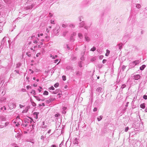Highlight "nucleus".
Returning <instances> with one entry per match:
<instances>
[{"label":"nucleus","instance_id":"f257e3e1","mask_svg":"<svg viewBox=\"0 0 147 147\" xmlns=\"http://www.w3.org/2000/svg\"><path fill=\"white\" fill-rule=\"evenodd\" d=\"M60 27L59 26H57L54 29V32L55 34H57L58 33V31L59 30Z\"/></svg>","mask_w":147,"mask_h":147},{"label":"nucleus","instance_id":"f03ea898","mask_svg":"<svg viewBox=\"0 0 147 147\" xmlns=\"http://www.w3.org/2000/svg\"><path fill=\"white\" fill-rule=\"evenodd\" d=\"M140 78V76L139 75H134V79L135 80H137L139 79Z\"/></svg>","mask_w":147,"mask_h":147},{"label":"nucleus","instance_id":"7ed1b4c3","mask_svg":"<svg viewBox=\"0 0 147 147\" xmlns=\"http://www.w3.org/2000/svg\"><path fill=\"white\" fill-rule=\"evenodd\" d=\"M139 63V61H134L133 62V63L135 65H136L137 64H138Z\"/></svg>","mask_w":147,"mask_h":147},{"label":"nucleus","instance_id":"20e7f679","mask_svg":"<svg viewBox=\"0 0 147 147\" xmlns=\"http://www.w3.org/2000/svg\"><path fill=\"white\" fill-rule=\"evenodd\" d=\"M140 107L141 108L144 109L145 108V105L144 103H142L140 105Z\"/></svg>","mask_w":147,"mask_h":147},{"label":"nucleus","instance_id":"39448f33","mask_svg":"<svg viewBox=\"0 0 147 147\" xmlns=\"http://www.w3.org/2000/svg\"><path fill=\"white\" fill-rule=\"evenodd\" d=\"M107 52L105 54V55L107 56L109 55L110 53V51L108 49L106 50Z\"/></svg>","mask_w":147,"mask_h":147},{"label":"nucleus","instance_id":"423d86ee","mask_svg":"<svg viewBox=\"0 0 147 147\" xmlns=\"http://www.w3.org/2000/svg\"><path fill=\"white\" fill-rule=\"evenodd\" d=\"M146 65H143L141 67H140V69L141 70H143L144 69L145 67H146Z\"/></svg>","mask_w":147,"mask_h":147},{"label":"nucleus","instance_id":"0eeeda50","mask_svg":"<svg viewBox=\"0 0 147 147\" xmlns=\"http://www.w3.org/2000/svg\"><path fill=\"white\" fill-rule=\"evenodd\" d=\"M84 25V23L83 22H82L80 24V27H83Z\"/></svg>","mask_w":147,"mask_h":147},{"label":"nucleus","instance_id":"6e6552de","mask_svg":"<svg viewBox=\"0 0 147 147\" xmlns=\"http://www.w3.org/2000/svg\"><path fill=\"white\" fill-rule=\"evenodd\" d=\"M43 94L44 95H48V92L47 91H45L44 93H43Z\"/></svg>","mask_w":147,"mask_h":147},{"label":"nucleus","instance_id":"1a4fd4ad","mask_svg":"<svg viewBox=\"0 0 147 147\" xmlns=\"http://www.w3.org/2000/svg\"><path fill=\"white\" fill-rule=\"evenodd\" d=\"M59 84L58 83H56L54 85V86L55 88L59 86Z\"/></svg>","mask_w":147,"mask_h":147},{"label":"nucleus","instance_id":"9d476101","mask_svg":"<svg viewBox=\"0 0 147 147\" xmlns=\"http://www.w3.org/2000/svg\"><path fill=\"white\" fill-rule=\"evenodd\" d=\"M96 49V48L95 47H93L92 48L90 49L91 51H94Z\"/></svg>","mask_w":147,"mask_h":147},{"label":"nucleus","instance_id":"9b49d317","mask_svg":"<svg viewBox=\"0 0 147 147\" xmlns=\"http://www.w3.org/2000/svg\"><path fill=\"white\" fill-rule=\"evenodd\" d=\"M62 78L63 81H65L66 80V76H62Z\"/></svg>","mask_w":147,"mask_h":147},{"label":"nucleus","instance_id":"f8f14e48","mask_svg":"<svg viewBox=\"0 0 147 147\" xmlns=\"http://www.w3.org/2000/svg\"><path fill=\"white\" fill-rule=\"evenodd\" d=\"M102 116H100V118H98L97 119L98 121H100L101 119H102Z\"/></svg>","mask_w":147,"mask_h":147},{"label":"nucleus","instance_id":"ddd939ff","mask_svg":"<svg viewBox=\"0 0 147 147\" xmlns=\"http://www.w3.org/2000/svg\"><path fill=\"white\" fill-rule=\"evenodd\" d=\"M136 7L138 8H140L141 7V5L140 4H138L136 5Z\"/></svg>","mask_w":147,"mask_h":147},{"label":"nucleus","instance_id":"4468645a","mask_svg":"<svg viewBox=\"0 0 147 147\" xmlns=\"http://www.w3.org/2000/svg\"><path fill=\"white\" fill-rule=\"evenodd\" d=\"M85 38L86 40L87 41H89L90 40L89 38L88 37L86 36L85 37Z\"/></svg>","mask_w":147,"mask_h":147},{"label":"nucleus","instance_id":"2eb2a0df","mask_svg":"<svg viewBox=\"0 0 147 147\" xmlns=\"http://www.w3.org/2000/svg\"><path fill=\"white\" fill-rule=\"evenodd\" d=\"M49 89L50 90H54L55 88L53 86H51L49 88Z\"/></svg>","mask_w":147,"mask_h":147},{"label":"nucleus","instance_id":"dca6fc26","mask_svg":"<svg viewBox=\"0 0 147 147\" xmlns=\"http://www.w3.org/2000/svg\"><path fill=\"white\" fill-rule=\"evenodd\" d=\"M67 25L65 24H63L62 25V27L63 28H65L67 26Z\"/></svg>","mask_w":147,"mask_h":147},{"label":"nucleus","instance_id":"f3484780","mask_svg":"<svg viewBox=\"0 0 147 147\" xmlns=\"http://www.w3.org/2000/svg\"><path fill=\"white\" fill-rule=\"evenodd\" d=\"M143 98L144 99L146 100L147 99V96L146 95H144L143 96Z\"/></svg>","mask_w":147,"mask_h":147},{"label":"nucleus","instance_id":"a211bd4d","mask_svg":"<svg viewBox=\"0 0 147 147\" xmlns=\"http://www.w3.org/2000/svg\"><path fill=\"white\" fill-rule=\"evenodd\" d=\"M31 93H33L34 94H35V91L34 90H32V91L31 92Z\"/></svg>","mask_w":147,"mask_h":147},{"label":"nucleus","instance_id":"6ab92c4d","mask_svg":"<svg viewBox=\"0 0 147 147\" xmlns=\"http://www.w3.org/2000/svg\"><path fill=\"white\" fill-rule=\"evenodd\" d=\"M69 26L71 27H74V25L72 24H71L69 25Z\"/></svg>","mask_w":147,"mask_h":147},{"label":"nucleus","instance_id":"aec40b11","mask_svg":"<svg viewBox=\"0 0 147 147\" xmlns=\"http://www.w3.org/2000/svg\"><path fill=\"white\" fill-rule=\"evenodd\" d=\"M128 129H129V127H126L125 128V131L126 132H127V131L128 130Z\"/></svg>","mask_w":147,"mask_h":147},{"label":"nucleus","instance_id":"412c9836","mask_svg":"<svg viewBox=\"0 0 147 147\" xmlns=\"http://www.w3.org/2000/svg\"><path fill=\"white\" fill-rule=\"evenodd\" d=\"M67 31H65V32H64L63 34V36H65L66 34H67Z\"/></svg>","mask_w":147,"mask_h":147},{"label":"nucleus","instance_id":"4be33fe9","mask_svg":"<svg viewBox=\"0 0 147 147\" xmlns=\"http://www.w3.org/2000/svg\"><path fill=\"white\" fill-rule=\"evenodd\" d=\"M51 24H55V22H54V20H51Z\"/></svg>","mask_w":147,"mask_h":147},{"label":"nucleus","instance_id":"5701e85b","mask_svg":"<svg viewBox=\"0 0 147 147\" xmlns=\"http://www.w3.org/2000/svg\"><path fill=\"white\" fill-rule=\"evenodd\" d=\"M50 57H52L53 59H55V56H52L51 54L50 55Z\"/></svg>","mask_w":147,"mask_h":147},{"label":"nucleus","instance_id":"b1692460","mask_svg":"<svg viewBox=\"0 0 147 147\" xmlns=\"http://www.w3.org/2000/svg\"><path fill=\"white\" fill-rule=\"evenodd\" d=\"M125 86H126L125 85L123 84V85H122L121 87L122 88H124L125 87Z\"/></svg>","mask_w":147,"mask_h":147},{"label":"nucleus","instance_id":"393cba45","mask_svg":"<svg viewBox=\"0 0 147 147\" xmlns=\"http://www.w3.org/2000/svg\"><path fill=\"white\" fill-rule=\"evenodd\" d=\"M119 49H121L122 47V45L121 44H119Z\"/></svg>","mask_w":147,"mask_h":147},{"label":"nucleus","instance_id":"a878e982","mask_svg":"<svg viewBox=\"0 0 147 147\" xmlns=\"http://www.w3.org/2000/svg\"><path fill=\"white\" fill-rule=\"evenodd\" d=\"M82 61H81L80 62V63H79V66L80 67H82V66L81 65V64H82Z\"/></svg>","mask_w":147,"mask_h":147},{"label":"nucleus","instance_id":"bb28decb","mask_svg":"<svg viewBox=\"0 0 147 147\" xmlns=\"http://www.w3.org/2000/svg\"><path fill=\"white\" fill-rule=\"evenodd\" d=\"M107 61V60H106V59H103L102 61V63H105L106 61Z\"/></svg>","mask_w":147,"mask_h":147},{"label":"nucleus","instance_id":"cd10ccee","mask_svg":"<svg viewBox=\"0 0 147 147\" xmlns=\"http://www.w3.org/2000/svg\"><path fill=\"white\" fill-rule=\"evenodd\" d=\"M97 110V108H94V109H93V111H96Z\"/></svg>","mask_w":147,"mask_h":147},{"label":"nucleus","instance_id":"c85d7f7f","mask_svg":"<svg viewBox=\"0 0 147 147\" xmlns=\"http://www.w3.org/2000/svg\"><path fill=\"white\" fill-rule=\"evenodd\" d=\"M78 35H79V36L81 38V37H82V35L81 34H79Z\"/></svg>","mask_w":147,"mask_h":147},{"label":"nucleus","instance_id":"c756f323","mask_svg":"<svg viewBox=\"0 0 147 147\" xmlns=\"http://www.w3.org/2000/svg\"><path fill=\"white\" fill-rule=\"evenodd\" d=\"M40 55V53H37L36 55V57H38V55Z\"/></svg>","mask_w":147,"mask_h":147},{"label":"nucleus","instance_id":"7c9ffc66","mask_svg":"<svg viewBox=\"0 0 147 147\" xmlns=\"http://www.w3.org/2000/svg\"><path fill=\"white\" fill-rule=\"evenodd\" d=\"M26 55L29 57L31 56V55L30 54H28V53H26Z\"/></svg>","mask_w":147,"mask_h":147},{"label":"nucleus","instance_id":"2f4dec72","mask_svg":"<svg viewBox=\"0 0 147 147\" xmlns=\"http://www.w3.org/2000/svg\"><path fill=\"white\" fill-rule=\"evenodd\" d=\"M44 136H42L41 137V139L43 140L44 139Z\"/></svg>","mask_w":147,"mask_h":147},{"label":"nucleus","instance_id":"473e14b6","mask_svg":"<svg viewBox=\"0 0 147 147\" xmlns=\"http://www.w3.org/2000/svg\"><path fill=\"white\" fill-rule=\"evenodd\" d=\"M59 115L58 114H56L55 115V116L56 117H58V116Z\"/></svg>","mask_w":147,"mask_h":147},{"label":"nucleus","instance_id":"72a5a7b5","mask_svg":"<svg viewBox=\"0 0 147 147\" xmlns=\"http://www.w3.org/2000/svg\"><path fill=\"white\" fill-rule=\"evenodd\" d=\"M29 70H30V71H31V73H32H32H33V72H34L33 71V70H32V69H29Z\"/></svg>","mask_w":147,"mask_h":147},{"label":"nucleus","instance_id":"f704fd0d","mask_svg":"<svg viewBox=\"0 0 147 147\" xmlns=\"http://www.w3.org/2000/svg\"><path fill=\"white\" fill-rule=\"evenodd\" d=\"M32 105H33V106H35L36 105V104L35 103L33 102V103H32Z\"/></svg>","mask_w":147,"mask_h":147},{"label":"nucleus","instance_id":"c9c22d12","mask_svg":"<svg viewBox=\"0 0 147 147\" xmlns=\"http://www.w3.org/2000/svg\"><path fill=\"white\" fill-rule=\"evenodd\" d=\"M52 147H56V146L55 145H53L51 146Z\"/></svg>","mask_w":147,"mask_h":147},{"label":"nucleus","instance_id":"e433bc0d","mask_svg":"<svg viewBox=\"0 0 147 147\" xmlns=\"http://www.w3.org/2000/svg\"><path fill=\"white\" fill-rule=\"evenodd\" d=\"M19 123H16V125L17 126H18V125H19Z\"/></svg>","mask_w":147,"mask_h":147},{"label":"nucleus","instance_id":"4c0bfd02","mask_svg":"<svg viewBox=\"0 0 147 147\" xmlns=\"http://www.w3.org/2000/svg\"><path fill=\"white\" fill-rule=\"evenodd\" d=\"M95 60H96V58H92V59L91 60L94 61Z\"/></svg>","mask_w":147,"mask_h":147},{"label":"nucleus","instance_id":"58836bf2","mask_svg":"<svg viewBox=\"0 0 147 147\" xmlns=\"http://www.w3.org/2000/svg\"><path fill=\"white\" fill-rule=\"evenodd\" d=\"M58 61V60L57 59H56L55 60V63H56Z\"/></svg>","mask_w":147,"mask_h":147},{"label":"nucleus","instance_id":"ea45409f","mask_svg":"<svg viewBox=\"0 0 147 147\" xmlns=\"http://www.w3.org/2000/svg\"><path fill=\"white\" fill-rule=\"evenodd\" d=\"M33 86H34V87H36V86H37V84H33Z\"/></svg>","mask_w":147,"mask_h":147},{"label":"nucleus","instance_id":"a19ab883","mask_svg":"<svg viewBox=\"0 0 147 147\" xmlns=\"http://www.w3.org/2000/svg\"><path fill=\"white\" fill-rule=\"evenodd\" d=\"M35 118L36 119H37V118H38L37 114H36V117H35Z\"/></svg>","mask_w":147,"mask_h":147},{"label":"nucleus","instance_id":"79ce46f5","mask_svg":"<svg viewBox=\"0 0 147 147\" xmlns=\"http://www.w3.org/2000/svg\"><path fill=\"white\" fill-rule=\"evenodd\" d=\"M3 108L4 109V110H6V107H5L4 106V107H3Z\"/></svg>","mask_w":147,"mask_h":147},{"label":"nucleus","instance_id":"37998d69","mask_svg":"<svg viewBox=\"0 0 147 147\" xmlns=\"http://www.w3.org/2000/svg\"><path fill=\"white\" fill-rule=\"evenodd\" d=\"M67 109V108L65 107H63V109L64 110H65Z\"/></svg>","mask_w":147,"mask_h":147},{"label":"nucleus","instance_id":"c03bdc74","mask_svg":"<svg viewBox=\"0 0 147 147\" xmlns=\"http://www.w3.org/2000/svg\"><path fill=\"white\" fill-rule=\"evenodd\" d=\"M125 68V66H123V69H124Z\"/></svg>","mask_w":147,"mask_h":147},{"label":"nucleus","instance_id":"a18cd8bd","mask_svg":"<svg viewBox=\"0 0 147 147\" xmlns=\"http://www.w3.org/2000/svg\"><path fill=\"white\" fill-rule=\"evenodd\" d=\"M37 42L36 40H35L34 42V43H36Z\"/></svg>","mask_w":147,"mask_h":147},{"label":"nucleus","instance_id":"49530a36","mask_svg":"<svg viewBox=\"0 0 147 147\" xmlns=\"http://www.w3.org/2000/svg\"><path fill=\"white\" fill-rule=\"evenodd\" d=\"M20 119V117L19 116H18L17 117V119Z\"/></svg>","mask_w":147,"mask_h":147},{"label":"nucleus","instance_id":"de8ad7c7","mask_svg":"<svg viewBox=\"0 0 147 147\" xmlns=\"http://www.w3.org/2000/svg\"><path fill=\"white\" fill-rule=\"evenodd\" d=\"M33 79L34 80H35V79H36V78H35V77H34V78H33Z\"/></svg>","mask_w":147,"mask_h":147},{"label":"nucleus","instance_id":"09e8293b","mask_svg":"<svg viewBox=\"0 0 147 147\" xmlns=\"http://www.w3.org/2000/svg\"><path fill=\"white\" fill-rule=\"evenodd\" d=\"M49 28H51V26H49Z\"/></svg>","mask_w":147,"mask_h":147},{"label":"nucleus","instance_id":"8fccbe9b","mask_svg":"<svg viewBox=\"0 0 147 147\" xmlns=\"http://www.w3.org/2000/svg\"><path fill=\"white\" fill-rule=\"evenodd\" d=\"M55 58L56 57H57V55H55Z\"/></svg>","mask_w":147,"mask_h":147},{"label":"nucleus","instance_id":"3c124183","mask_svg":"<svg viewBox=\"0 0 147 147\" xmlns=\"http://www.w3.org/2000/svg\"><path fill=\"white\" fill-rule=\"evenodd\" d=\"M39 79H36V81L37 82H38L39 81Z\"/></svg>","mask_w":147,"mask_h":147},{"label":"nucleus","instance_id":"603ef678","mask_svg":"<svg viewBox=\"0 0 147 147\" xmlns=\"http://www.w3.org/2000/svg\"><path fill=\"white\" fill-rule=\"evenodd\" d=\"M3 107H2L1 108V109L2 110L3 109Z\"/></svg>","mask_w":147,"mask_h":147},{"label":"nucleus","instance_id":"864d4df0","mask_svg":"<svg viewBox=\"0 0 147 147\" xmlns=\"http://www.w3.org/2000/svg\"><path fill=\"white\" fill-rule=\"evenodd\" d=\"M13 122H14V123H15H15H16V122L14 121Z\"/></svg>","mask_w":147,"mask_h":147},{"label":"nucleus","instance_id":"5fc2aeb1","mask_svg":"<svg viewBox=\"0 0 147 147\" xmlns=\"http://www.w3.org/2000/svg\"><path fill=\"white\" fill-rule=\"evenodd\" d=\"M42 35H43L42 34H40V35L41 36H42Z\"/></svg>","mask_w":147,"mask_h":147},{"label":"nucleus","instance_id":"6e6d98bb","mask_svg":"<svg viewBox=\"0 0 147 147\" xmlns=\"http://www.w3.org/2000/svg\"><path fill=\"white\" fill-rule=\"evenodd\" d=\"M50 131H51V130H50L48 131V133H49V132H50Z\"/></svg>","mask_w":147,"mask_h":147},{"label":"nucleus","instance_id":"4d7b16f0","mask_svg":"<svg viewBox=\"0 0 147 147\" xmlns=\"http://www.w3.org/2000/svg\"><path fill=\"white\" fill-rule=\"evenodd\" d=\"M31 49L32 50H33V48H31Z\"/></svg>","mask_w":147,"mask_h":147},{"label":"nucleus","instance_id":"13d9d810","mask_svg":"<svg viewBox=\"0 0 147 147\" xmlns=\"http://www.w3.org/2000/svg\"><path fill=\"white\" fill-rule=\"evenodd\" d=\"M28 87H29V86H27V88H28Z\"/></svg>","mask_w":147,"mask_h":147},{"label":"nucleus","instance_id":"bf43d9fd","mask_svg":"<svg viewBox=\"0 0 147 147\" xmlns=\"http://www.w3.org/2000/svg\"><path fill=\"white\" fill-rule=\"evenodd\" d=\"M41 45H42V42H41Z\"/></svg>","mask_w":147,"mask_h":147},{"label":"nucleus","instance_id":"052dcab7","mask_svg":"<svg viewBox=\"0 0 147 147\" xmlns=\"http://www.w3.org/2000/svg\"><path fill=\"white\" fill-rule=\"evenodd\" d=\"M40 88H41V89L42 88H41V87H40Z\"/></svg>","mask_w":147,"mask_h":147},{"label":"nucleus","instance_id":"680f3d73","mask_svg":"<svg viewBox=\"0 0 147 147\" xmlns=\"http://www.w3.org/2000/svg\"><path fill=\"white\" fill-rule=\"evenodd\" d=\"M49 32V31H47V32Z\"/></svg>","mask_w":147,"mask_h":147},{"label":"nucleus","instance_id":"e2e57ef3","mask_svg":"<svg viewBox=\"0 0 147 147\" xmlns=\"http://www.w3.org/2000/svg\"><path fill=\"white\" fill-rule=\"evenodd\" d=\"M59 63V62L58 63H57V64H58V63Z\"/></svg>","mask_w":147,"mask_h":147},{"label":"nucleus","instance_id":"0e129e2a","mask_svg":"<svg viewBox=\"0 0 147 147\" xmlns=\"http://www.w3.org/2000/svg\"><path fill=\"white\" fill-rule=\"evenodd\" d=\"M47 30H48V29L47 28Z\"/></svg>","mask_w":147,"mask_h":147},{"label":"nucleus","instance_id":"69168bd1","mask_svg":"<svg viewBox=\"0 0 147 147\" xmlns=\"http://www.w3.org/2000/svg\"><path fill=\"white\" fill-rule=\"evenodd\" d=\"M18 147V146H16V147Z\"/></svg>","mask_w":147,"mask_h":147}]
</instances>
